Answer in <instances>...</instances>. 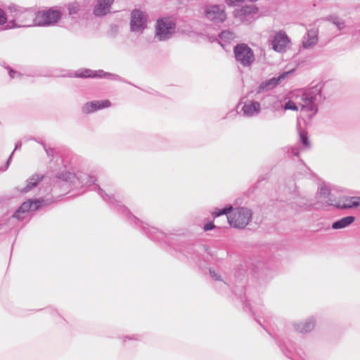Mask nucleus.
Segmentation results:
<instances>
[{"instance_id": "a19ab883", "label": "nucleus", "mask_w": 360, "mask_h": 360, "mask_svg": "<svg viewBox=\"0 0 360 360\" xmlns=\"http://www.w3.org/2000/svg\"><path fill=\"white\" fill-rule=\"evenodd\" d=\"M287 153H288V156L299 157L300 149L298 147L292 146V147L288 148Z\"/></svg>"}, {"instance_id": "aec40b11", "label": "nucleus", "mask_w": 360, "mask_h": 360, "mask_svg": "<svg viewBox=\"0 0 360 360\" xmlns=\"http://www.w3.org/2000/svg\"><path fill=\"white\" fill-rule=\"evenodd\" d=\"M44 179V175L39 174H34L26 181V185L22 188L20 189L22 193H27L36 188L39 184Z\"/></svg>"}, {"instance_id": "a211bd4d", "label": "nucleus", "mask_w": 360, "mask_h": 360, "mask_svg": "<svg viewBox=\"0 0 360 360\" xmlns=\"http://www.w3.org/2000/svg\"><path fill=\"white\" fill-rule=\"evenodd\" d=\"M114 0H98L93 9V14L96 17H103L106 15L110 10Z\"/></svg>"}, {"instance_id": "3c124183", "label": "nucleus", "mask_w": 360, "mask_h": 360, "mask_svg": "<svg viewBox=\"0 0 360 360\" xmlns=\"http://www.w3.org/2000/svg\"><path fill=\"white\" fill-rule=\"evenodd\" d=\"M22 144L21 141H17V142L15 143V148H14V150H13V151H14V152H15V151H16V150H20V149H21V148H22Z\"/></svg>"}, {"instance_id": "72a5a7b5", "label": "nucleus", "mask_w": 360, "mask_h": 360, "mask_svg": "<svg viewBox=\"0 0 360 360\" xmlns=\"http://www.w3.org/2000/svg\"><path fill=\"white\" fill-rule=\"evenodd\" d=\"M320 198H326L330 195V189L326 185H321L318 189Z\"/></svg>"}, {"instance_id": "9b49d317", "label": "nucleus", "mask_w": 360, "mask_h": 360, "mask_svg": "<svg viewBox=\"0 0 360 360\" xmlns=\"http://www.w3.org/2000/svg\"><path fill=\"white\" fill-rule=\"evenodd\" d=\"M282 353L288 358L292 359L295 343L285 334L277 335L273 337Z\"/></svg>"}, {"instance_id": "4c0bfd02", "label": "nucleus", "mask_w": 360, "mask_h": 360, "mask_svg": "<svg viewBox=\"0 0 360 360\" xmlns=\"http://www.w3.org/2000/svg\"><path fill=\"white\" fill-rule=\"evenodd\" d=\"M284 110H293V111H297L298 107L296 105V103L292 101L289 100L287 102H285L284 106L283 107Z\"/></svg>"}, {"instance_id": "f3484780", "label": "nucleus", "mask_w": 360, "mask_h": 360, "mask_svg": "<svg viewBox=\"0 0 360 360\" xmlns=\"http://www.w3.org/2000/svg\"><path fill=\"white\" fill-rule=\"evenodd\" d=\"M290 42V39L287 34L285 32L279 31L272 39V49L276 52L282 53L285 51L288 44Z\"/></svg>"}, {"instance_id": "423d86ee", "label": "nucleus", "mask_w": 360, "mask_h": 360, "mask_svg": "<svg viewBox=\"0 0 360 360\" xmlns=\"http://www.w3.org/2000/svg\"><path fill=\"white\" fill-rule=\"evenodd\" d=\"M262 101L263 108L267 109L270 108H275L274 105V103H276V98L273 96L266 95L264 96ZM262 109V104L256 101L255 100H252L248 103H245L241 108V111L243 112V115L247 117H252L257 115Z\"/></svg>"}, {"instance_id": "f704fd0d", "label": "nucleus", "mask_w": 360, "mask_h": 360, "mask_svg": "<svg viewBox=\"0 0 360 360\" xmlns=\"http://www.w3.org/2000/svg\"><path fill=\"white\" fill-rule=\"evenodd\" d=\"M265 179H266L264 176H259L257 182L247 191V195L250 196L251 195H252L255 193V191L258 188L259 184Z\"/></svg>"}, {"instance_id": "c03bdc74", "label": "nucleus", "mask_w": 360, "mask_h": 360, "mask_svg": "<svg viewBox=\"0 0 360 360\" xmlns=\"http://www.w3.org/2000/svg\"><path fill=\"white\" fill-rule=\"evenodd\" d=\"M8 20V15L6 13L0 8V26H4Z\"/></svg>"}, {"instance_id": "bb28decb", "label": "nucleus", "mask_w": 360, "mask_h": 360, "mask_svg": "<svg viewBox=\"0 0 360 360\" xmlns=\"http://www.w3.org/2000/svg\"><path fill=\"white\" fill-rule=\"evenodd\" d=\"M68 15L72 20H77L79 18V12L81 10L80 4L77 2H72L67 5Z\"/></svg>"}, {"instance_id": "9d476101", "label": "nucleus", "mask_w": 360, "mask_h": 360, "mask_svg": "<svg viewBox=\"0 0 360 360\" xmlns=\"http://www.w3.org/2000/svg\"><path fill=\"white\" fill-rule=\"evenodd\" d=\"M252 265V273L255 277L263 281H266L272 278L273 268L270 264L257 260Z\"/></svg>"}, {"instance_id": "5701e85b", "label": "nucleus", "mask_w": 360, "mask_h": 360, "mask_svg": "<svg viewBox=\"0 0 360 360\" xmlns=\"http://www.w3.org/2000/svg\"><path fill=\"white\" fill-rule=\"evenodd\" d=\"M8 9L9 10V11L11 13H13V14L11 15L12 18H16L18 20V22H19L20 23H23L24 22V20L22 19V15L23 14L29 13L27 12V8L20 7V6H19L18 5H15V4H11L8 7Z\"/></svg>"}, {"instance_id": "c85d7f7f", "label": "nucleus", "mask_w": 360, "mask_h": 360, "mask_svg": "<svg viewBox=\"0 0 360 360\" xmlns=\"http://www.w3.org/2000/svg\"><path fill=\"white\" fill-rule=\"evenodd\" d=\"M323 20L331 22L337 27L338 30L339 31H342L345 27V23L344 20H342L335 14L326 16L323 18Z\"/></svg>"}, {"instance_id": "b1692460", "label": "nucleus", "mask_w": 360, "mask_h": 360, "mask_svg": "<svg viewBox=\"0 0 360 360\" xmlns=\"http://www.w3.org/2000/svg\"><path fill=\"white\" fill-rule=\"evenodd\" d=\"M301 105V111L309 112L307 115V118L310 120L319 112V107L317 103L315 102H304Z\"/></svg>"}, {"instance_id": "4be33fe9", "label": "nucleus", "mask_w": 360, "mask_h": 360, "mask_svg": "<svg viewBox=\"0 0 360 360\" xmlns=\"http://www.w3.org/2000/svg\"><path fill=\"white\" fill-rule=\"evenodd\" d=\"M356 218L354 216H346L332 223L331 228L335 230L345 229L351 225Z\"/></svg>"}, {"instance_id": "79ce46f5", "label": "nucleus", "mask_w": 360, "mask_h": 360, "mask_svg": "<svg viewBox=\"0 0 360 360\" xmlns=\"http://www.w3.org/2000/svg\"><path fill=\"white\" fill-rule=\"evenodd\" d=\"M215 229H219L220 228L217 227V226H215V224H214L213 221H208L207 222H206L204 224V226H203V229L205 231H212V230H214Z\"/></svg>"}, {"instance_id": "dca6fc26", "label": "nucleus", "mask_w": 360, "mask_h": 360, "mask_svg": "<svg viewBox=\"0 0 360 360\" xmlns=\"http://www.w3.org/2000/svg\"><path fill=\"white\" fill-rule=\"evenodd\" d=\"M110 105L111 102L108 99L92 101L84 103L82 107V111L83 113L88 115L107 108Z\"/></svg>"}, {"instance_id": "49530a36", "label": "nucleus", "mask_w": 360, "mask_h": 360, "mask_svg": "<svg viewBox=\"0 0 360 360\" xmlns=\"http://www.w3.org/2000/svg\"><path fill=\"white\" fill-rule=\"evenodd\" d=\"M47 313H49L52 315H56L60 319H61V321H63V323H65L66 321L59 314V313L56 311L55 309H51V308H46L45 309Z\"/></svg>"}, {"instance_id": "f257e3e1", "label": "nucleus", "mask_w": 360, "mask_h": 360, "mask_svg": "<svg viewBox=\"0 0 360 360\" xmlns=\"http://www.w3.org/2000/svg\"><path fill=\"white\" fill-rule=\"evenodd\" d=\"M55 178L54 186H66L67 188L78 189L84 186H94V190L105 202L116 210L129 225L159 244L166 251H169L168 248L170 251L173 250L175 252L173 254L176 257H184L200 269L207 267L210 264V259H217L216 255L210 250L208 245L190 240L185 235L164 232L136 217L120 201L116 200L113 195L107 194L99 185H97V179L94 176L82 172L63 171L58 172Z\"/></svg>"}, {"instance_id": "2eb2a0df", "label": "nucleus", "mask_w": 360, "mask_h": 360, "mask_svg": "<svg viewBox=\"0 0 360 360\" xmlns=\"http://www.w3.org/2000/svg\"><path fill=\"white\" fill-rule=\"evenodd\" d=\"M289 73L290 72H283L278 77H273L270 79L262 81L256 89V94L267 92L274 89L285 79Z\"/></svg>"}, {"instance_id": "412c9836", "label": "nucleus", "mask_w": 360, "mask_h": 360, "mask_svg": "<svg viewBox=\"0 0 360 360\" xmlns=\"http://www.w3.org/2000/svg\"><path fill=\"white\" fill-rule=\"evenodd\" d=\"M40 202L35 198H30L23 202L20 206V210H22L26 214L30 211H37L40 209Z\"/></svg>"}, {"instance_id": "0eeeda50", "label": "nucleus", "mask_w": 360, "mask_h": 360, "mask_svg": "<svg viewBox=\"0 0 360 360\" xmlns=\"http://www.w3.org/2000/svg\"><path fill=\"white\" fill-rule=\"evenodd\" d=\"M176 25L168 18H158L155 25V37L159 41L169 39L175 33Z\"/></svg>"}, {"instance_id": "e433bc0d", "label": "nucleus", "mask_w": 360, "mask_h": 360, "mask_svg": "<svg viewBox=\"0 0 360 360\" xmlns=\"http://www.w3.org/2000/svg\"><path fill=\"white\" fill-rule=\"evenodd\" d=\"M219 37L224 41H229L233 38V33L228 30H223L219 33Z\"/></svg>"}, {"instance_id": "8fccbe9b", "label": "nucleus", "mask_w": 360, "mask_h": 360, "mask_svg": "<svg viewBox=\"0 0 360 360\" xmlns=\"http://www.w3.org/2000/svg\"><path fill=\"white\" fill-rule=\"evenodd\" d=\"M27 12H28L29 13H27V14H23V15H22V19L24 20L23 24H27V23H26V18H27V17H29L30 18H32V17H33V14H32V13L30 10H28V9H27Z\"/></svg>"}, {"instance_id": "20e7f679", "label": "nucleus", "mask_w": 360, "mask_h": 360, "mask_svg": "<svg viewBox=\"0 0 360 360\" xmlns=\"http://www.w3.org/2000/svg\"><path fill=\"white\" fill-rule=\"evenodd\" d=\"M252 217L253 212L251 209L242 206L238 207L228 215V223L231 227L243 230L252 221Z\"/></svg>"}, {"instance_id": "37998d69", "label": "nucleus", "mask_w": 360, "mask_h": 360, "mask_svg": "<svg viewBox=\"0 0 360 360\" xmlns=\"http://www.w3.org/2000/svg\"><path fill=\"white\" fill-rule=\"evenodd\" d=\"M35 200H38L40 202V209L43 207L49 206L53 202L52 199L44 198H35Z\"/></svg>"}, {"instance_id": "603ef678", "label": "nucleus", "mask_w": 360, "mask_h": 360, "mask_svg": "<svg viewBox=\"0 0 360 360\" xmlns=\"http://www.w3.org/2000/svg\"><path fill=\"white\" fill-rule=\"evenodd\" d=\"M30 140H34L35 141L38 142L39 143L41 144V143H44V141H42L41 140V141H38L36 138L34 137H32L30 139Z\"/></svg>"}, {"instance_id": "58836bf2", "label": "nucleus", "mask_w": 360, "mask_h": 360, "mask_svg": "<svg viewBox=\"0 0 360 360\" xmlns=\"http://www.w3.org/2000/svg\"><path fill=\"white\" fill-rule=\"evenodd\" d=\"M4 68L8 70V73L11 79H14L17 77H20L22 74L8 65H5Z\"/></svg>"}, {"instance_id": "7c9ffc66", "label": "nucleus", "mask_w": 360, "mask_h": 360, "mask_svg": "<svg viewBox=\"0 0 360 360\" xmlns=\"http://www.w3.org/2000/svg\"><path fill=\"white\" fill-rule=\"evenodd\" d=\"M18 20L16 18H12L11 20H7V22L4 25L2 26L1 27V30H11V29H15V28H18V27H30L32 26V25H30V24H23V23H20L18 24L17 22Z\"/></svg>"}, {"instance_id": "ea45409f", "label": "nucleus", "mask_w": 360, "mask_h": 360, "mask_svg": "<svg viewBox=\"0 0 360 360\" xmlns=\"http://www.w3.org/2000/svg\"><path fill=\"white\" fill-rule=\"evenodd\" d=\"M141 336L140 335L134 334L132 335H126L123 337L122 342L124 345L126 347V343L127 340H134V341H139L141 340Z\"/></svg>"}, {"instance_id": "39448f33", "label": "nucleus", "mask_w": 360, "mask_h": 360, "mask_svg": "<svg viewBox=\"0 0 360 360\" xmlns=\"http://www.w3.org/2000/svg\"><path fill=\"white\" fill-rule=\"evenodd\" d=\"M63 12L57 7H50L45 11H39L33 19V25L39 27L56 25L62 18Z\"/></svg>"}, {"instance_id": "4468645a", "label": "nucleus", "mask_w": 360, "mask_h": 360, "mask_svg": "<svg viewBox=\"0 0 360 360\" xmlns=\"http://www.w3.org/2000/svg\"><path fill=\"white\" fill-rule=\"evenodd\" d=\"M323 83L321 82L311 86L309 89L306 90L302 95V101L303 102H321L324 98L322 95V89Z\"/></svg>"}, {"instance_id": "de8ad7c7", "label": "nucleus", "mask_w": 360, "mask_h": 360, "mask_svg": "<svg viewBox=\"0 0 360 360\" xmlns=\"http://www.w3.org/2000/svg\"><path fill=\"white\" fill-rule=\"evenodd\" d=\"M13 154H14V151H13L11 153V154L9 155L8 158L7 159V160H6V162L5 163L4 168L1 169L2 171H5V170H6L8 168V167L10 166V164L11 162Z\"/></svg>"}, {"instance_id": "473e14b6", "label": "nucleus", "mask_w": 360, "mask_h": 360, "mask_svg": "<svg viewBox=\"0 0 360 360\" xmlns=\"http://www.w3.org/2000/svg\"><path fill=\"white\" fill-rule=\"evenodd\" d=\"M154 143L159 149L162 150L167 149L169 146L168 141L162 136H157L154 140Z\"/></svg>"}, {"instance_id": "864d4df0", "label": "nucleus", "mask_w": 360, "mask_h": 360, "mask_svg": "<svg viewBox=\"0 0 360 360\" xmlns=\"http://www.w3.org/2000/svg\"><path fill=\"white\" fill-rule=\"evenodd\" d=\"M299 161H300V162L303 165H304V166L307 167V169L308 170H309V167H307L305 165V164H304V162L303 160L300 159V160H299Z\"/></svg>"}, {"instance_id": "a18cd8bd", "label": "nucleus", "mask_w": 360, "mask_h": 360, "mask_svg": "<svg viewBox=\"0 0 360 360\" xmlns=\"http://www.w3.org/2000/svg\"><path fill=\"white\" fill-rule=\"evenodd\" d=\"M246 0H225L226 4L229 6H236L238 4L243 3ZM250 2H252V0H248Z\"/></svg>"}, {"instance_id": "a878e982", "label": "nucleus", "mask_w": 360, "mask_h": 360, "mask_svg": "<svg viewBox=\"0 0 360 360\" xmlns=\"http://www.w3.org/2000/svg\"><path fill=\"white\" fill-rule=\"evenodd\" d=\"M307 38L302 41V46L304 49H309L314 46L318 41V33L314 30H310L307 33Z\"/></svg>"}, {"instance_id": "c756f323", "label": "nucleus", "mask_w": 360, "mask_h": 360, "mask_svg": "<svg viewBox=\"0 0 360 360\" xmlns=\"http://www.w3.org/2000/svg\"><path fill=\"white\" fill-rule=\"evenodd\" d=\"M233 210V206L231 204H228L226 205L223 208L215 207L211 212V214L214 219L221 217L222 215H226V217L228 218V215L231 214Z\"/></svg>"}, {"instance_id": "2f4dec72", "label": "nucleus", "mask_w": 360, "mask_h": 360, "mask_svg": "<svg viewBox=\"0 0 360 360\" xmlns=\"http://www.w3.org/2000/svg\"><path fill=\"white\" fill-rule=\"evenodd\" d=\"M299 134V141L304 148H309L311 143L308 137V134L306 131L302 130L300 127H297Z\"/></svg>"}, {"instance_id": "5fc2aeb1", "label": "nucleus", "mask_w": 360, "mask_h": 360, "mask_svg": "<svg viewBox=\"0 0 360 360\" xmlns=\"http://www.w3.org/2000/svg\"><path fill=\"white\" fill-rule=\"evenodd\" d=\"M356 32H358L360 34V29L358 31H356Z\"/></svg>"}, {"instance_id": "6ab92c4d", "label": "nucleus", "mask_w": 360, "mask_h": 360, "mask_svg": "<svg viewBox=\"0 0 360 360\" xmlns=\"http://www.w3.org/2000/svg\"><path fill=\"white\" fill-rule=\"evenodd\" d=\"M316 320L314 316L308 318L303 322H295L292 324L293 329L300 333H307L314 330Z\"/></svg>"}, {"instance_id": "cd10ccee", "label": "nucleus", "mask_w": 360, "mask_h": 360, "mask_svg": "<svg viewBox=\"0 0 360 360\" xmlns=\"http://www.w3.org/2000/svg\"><path fill=\"white\" fill-rule=\"evenodd\" d=\"M209 273L210 275V277L215 281L220 282L219 288H221V290L223 291H229L231 289V285L227 282L224 281L221 275L215 271L214 269L210 268L209 269Z\"/></svg>"}, {"instance_id": "6e6552de", "label": "nucleus", "mask_w": 360, "mask_h": 360, "mask_svg": "<svg viewBox=\"0 0 360 360\" xmlns=\"http://www.w3.org/2000/svg\"><path fill=\"white\" fill-rule=\"evenodd\" d=\"M234 58L243 67H250L255 60L253 50L245 43H238L233 49Z\"/></svg>"}, {"instance_id": "1a4fd4ad", "label": "nucleus", "mask_w": 360, "mask_h": 360, "mask_svg": "<svg viewBox=\"0 0 360 360\" xmlns=\"http://www.w3.org/2000/svg\"><path fill=\"white\" fill-rule=\"evenodd\" d=\"M204 15L206 19L214 23H222L227 18L225 6L223 4H207L204 8Z\"/></svg>"}, {"instance_id": "7ed1b4c3", "label": "nucleus", "mask_w": 360, "mask_h": 360, "mask_svg": "<svg viewBox=\"0 0 360 360\" xmlns=\"http://www.w3.org/2000/svg\"><path fill=\"white\" fill-rule=\"evenodd\" d=\"M67 77H75L80 79H108L110 80L127 82L126 80L118 75L105 72L103 70H93L89 68H80L75 71H71L63 75Z\"/></svg>"}, {"instance_id": "f8f14e48", "label": "nucleus", "mask_w": 360, "mask_h": 360, "mask_svg": "<svg viewBox=\"0 0 360 360\" xmlns=\"http://www.w3.org/2000/svg\"><path fill=\"white\" fill-rule=\"evenodd\" d=\"M147 27V18L145 13L140 9H134L131 13L130 30L142 32Z\"/></svg>"}, {"instance_id": "f03ea898", "label": "nucleus", "mask_w": 360, "mask_h": 360, "mask_svg": "<svg viewBox=\"0 0 360 360\" xmlns=\"http://www.w3.org/2000/svg\"><path fill=\"white\" fill-rule=\"evenodd\" d=\"M235 284L231 286L230 290L233 292L240 300L243 305V309L249 311L252 318L257 321L264 330L266 328L263 326L261 320L257 317L253 311L252 307L248 302L245 296V284L247 283V269L243 264L238 265L234 269Z\"/></svg>"}, {"instance_id": "ddd939ff", "label": "nucleus", "mask_w": 360, "mask_h": 360, "mask_svg": "<svg viewBox=\"0 0 360 360\" xmlns=\"http://www.w3.org/2000/svg\"><path fill=\"white\" fill-rule=\"evenodd\" d=\"M329 205L333 206L338 210H347L360 207V197H344L335 201L332 197H329L327 201Z\"/></svg>"}, {"instance_id": "393cba45", "label": "nucleus", "mask_w": 360, "mask_h": 360, "mask_svg": "<svg viewBox=\"0 0 360 360\" xmlns=\"http://www.w3.org/2000/svg\"><path fill=\"white\" fill-rule=\"evenodd\" d=\"M259 9L255 5H245L240 9L234 11L235 16L245 17L251 14H255L258 12Z\"/></svg>"}, {"instance_id": "c9c22d12", "label": "nucleus", "mask_w": 360, "mask_h": 360, "mask_svg": "<svg viewBox=\"0 0 360 360\" xmlns=\"http://www.w3.org/2000/svg\"><path fill=\"white\" fill-rule=\"evenodd\" d=\"M25 216L26 213L24 212L22 210H20V207H18L13 213L11 217L17 219L18 221H22L25 219Z\"/></svg>"}, {"instance_id": "09e8293b", "label": "nucleus", "mask_w": 360, "mask_h": 360, "mask_svg": "<svg viewBox=\"0 0 360 360\" xmlns=\"http://www.w3.org/2000/svg\"><path fill=\"white\" fill-rule=\"evenodd\" d=\"M41 145L43 146L44 147V150L46 151V154L48 156H52L53 155V150L52 148H47L46 146V143H41Z\"/></svg>"}]
</instances>
